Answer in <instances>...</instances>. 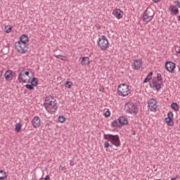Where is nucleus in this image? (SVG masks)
Segmentation results:
<instances>
[{"mask_svg": "<svg viewBox=\"0 0 180 180\" xmlns=\"http://www.w3.org/2000/svg\"><path fill=\"white\" fill-rule=\"evenodd\" d=\"M44 105L46 108L52 109V112H56V110H57V100L51 96L46 98Z\"/></svg>", "mask_w": 180, "mask_h": 180, "instance_id": "obj_1", "label": "nucleus"}, {"mask_svg": "<svg viewBox=\"0 0 180 180\" xmlns=\"http://www.w3.org/2000/svg\"><path fill=\"white\" fill-rule=\"evenodd\" d=\"M103 139L104 140H108L116 147H120V138H119V135L104 134Z\"/></svg>", "mask_w": 180, "mask_h": 180, "instance_id": "obj_2", "label": "nucleus"}, {"mask_svg": "<svg viewBox=\"0 0 180 180\" xmlns=\"http://www.w3.org/2000/svg\"><path fill=\"white\" fill-rule=\"evenodd\" d=\"M30 72H29V69H24L21 72H20L19 75L18 77V81L20 84L23 82L24 84H29L30 82V79L28 80L26 79V77H29Z\"/></svg>", "mask_w": 180, "mask_h": 180, "instance_id": "obj_3", "label": "nucleus"}, {"mask_svg": "<svg viewBox=\"0 0 180 180\" xmlns=\"http://www.w3.org/2000/svg\"><path fill=\"white\" fill-rule=\"evenodd\" d=\"M117 94L120 96H127L130 94V89L127 84H121L117 87Z\"/></svg>", "mask_w": 180, "mask_h": 180, "instance_id": "obj_4", "label": "nucleus"}, {"mask_svg": "<svg viewBox=\"0 0 180 180\" xmlns=\"http://www.w3.org/2000/svg\"><path fill=\"white\" fill-rule=\"evenodd\" d=\"M124 109L127 113H130L131 115H136L139 112L137 105L131 102L127 103L124 105Z\"/></svg>", "mask_w": 180, "mask_h": 180, "instance_id": "obj_5", "label": "nucleus"}, {"mask_svg": "<svg viewBox=\"0 0 180 180\" xmlns=\"http://www.w3.org/2000/svg\"><path fill=\"white\" fill-rule=\"evenodd\" d=\"M154 10L151 8L150 7H148L146 10L144 11L143 15V22H150V20H153V18H154Z\"/></svg>", "mask_w": 180, "mask_h": 180, "instance_id": "obj_6", "label": "nucleus"}, {"mask_svg": "<svg viewBox=\"0 0 180 180\" xmlns=\"http://www.w3.org/2000/svg\"><path fill=\"white\" fill-rule=\"evenodd\" d=\"M97 44L103 51H105L109 49V41H108V39H106L105 35L98 39Z\"/></svg>", "mask_w": 180, "mask_h": 180, "instance_id": "obj_7", "label": "nucleus"}, {"mask_svg": "<svg viewBox=\"0 0 180 180\" xmlns=\"http://www.w3.org/2000/svg\"><path fill=\"white\" fill-rule=\"evenodd\" d=\"M15 46L18 53H20L21 54H25V53H27V50H29V44H27L18 41L15 42Z\"/></svg>", "mask_w": 180, "mask_h": 180, "instance_id": "obj_8", "label": "nucleus"}, {"mask_svg": "<svg viewBox=\"0 0 180 180\" xmlns=\"http://www.w3.org/2000/svg\"><path fill=\"white\" fill-rule=\"evenodd\" d=\"M148 106L150 112H155L157 109V101L154 98H151L148 102Z\"/></svg>", "mask_w": 180, "mask_h": 180, "instance_id": "obj_9", "label": "nucleus"}, {"mask_svg": "<svg viewBox=\"0 0 180 180\" xmlns=\"http://www.w3.org/2000/svg\"><path fill=\"white\" fill-rule=\"evenodd\" d=\"M176 65L173 62L167 61L165 64V68L168 72H174L175 71Z\"/></svg>", "mask_w": 180, "mask_h": 180, "instance_id": "obj_10", "label": "nucleus"}, {"mask_svg": "<svg viewBox=\"0 0 180 180\" xmlns=\"http://www.w3.org/2000/svg\"><path fill=\"white\" fill-rule=\"evenodd\" d=\"M165 122L168 126L174 125V113L172 111L167 113V117L165 118Z\"/></svg>", "mask_w": 180, "mask_h": 180, "instance_id": "obj_11", "label": "nucleus"}, {"mask_svg": "<svg viewBox=\"0 0 180 180\" xmlns=\"http://www.w3.org/2000/svg\"><path fill=\"white\" fill-rule=\"evenodd\" d=\"M16 73L13 72L12 70H6L4 77L6 81H12L13 79V76L15 75Z\"/></svg>", "mask_w": 180, "mask_h": 180, "instance_id": "obj_12", "label": "nucleus"}, {"mask_svg": "<svg viewBox=\"0 0 180 180\" xmlns=\"http://www.w3.org/2000/svg\"><path fill=\"white\" fill-rule=\"evenodd\" d=\"M162 84L158 82V81L153 80L152 83H150V88H155L158 92H160V90L162 88Z\"/></svg>", "mask_w": 180, "mask_h": 180, "instance_id": "obj_13", "label": "nucleus"}, {"mask_svg": "<svg viewBox=\"0 0 180 180\" xmlns=\"http://www.w3.org/2000/svg\"><path fill=\"white\" fill-rule=\"evenodd\" d=\"M141 60L140 59H135L134 60V63L132 64V68L134 70H140L141 68Z\"/></svg>", "mask_w": 180, "mask_h": 180, "instance_id": "obj_14", "label": "nucleus"}, {"mask_svg": "<svg viewBox=\"0 0 180 180\" xmlns=\"http://www.w3.org/2000/svg\"><path fill=\"white\" fill-rule=\"evenodd\" d=\"M169 10L170 11L171 15L173 16H176V15H179V10L176 8V6L174 5H170Z\"/></svg>", "mask_w": 180, "mask_h": 180, "instance_id": "obj_15", "label": "nucleus"}, {"mask_svg": "<svg viewBox=\"0 0 180 180\" xmlns=\"http://www.w3.org/2000/svg\"><path fill=\"white\" fill-rule=\"evenodd\" d=\"M32 124L35 129L40 127V118L38 116H35L32 120Z\"/></svg>", "mask_w": 180, "mask_h": 180, "instance_id": "obj_16", "label": "nucleus"}, {"mask_svg": "<svg viewBox=\"0 0 180 180\" xmlns=\"http://www.w3.org/2000/svg\"><path fill=\"white\" fill-rule=\"evenodd\" d=\"M122 13H123V11H122V10L119 8H115L112 11V15H114L117 19H122V18H123V16L122 15Z\"/></svg>", "mask_w": 180, "mask_h": 180, "instance_id": "obj_17", "label": "nucleus"}, {"mask_svg": "<svg viewBox=\"0 0 180 180\" xmlns=\"http://www.w3.org/2000/svg\"><path fill=\"white\" fill-rule=\"evenodd\" d=\"M20 43H23L24 44H27L29 43V37L26 34H22L20 37Z\"/></svg>", "mask_w": 180, "mask_h": 180, "instance_id": "obj_18", "label": "nucleus"}, {"mask_svg": "<svg viewBox=\"0 0 180 180\" xmlns=\"http://www.w3.org/2000/svg\"><path fill=\"white\" fill-rule=\"evenodd\" d=\"M79 61H80L82 65H89V57L80 58Z\"/></svg>", "mask_w": 180, "mask_h": 180, "instance_id": "obj_19", "label": "nucleus"}, {"mask_svg": "<svg viewBox=\"0 0 180 180\" xmlns=\"http://www.w3.org/2000/svg\"><path fill=\"white\" fill-rule=\"evenodd\" d=\"M118 122L120 124H122V126H124V124H127L128 121H127V118H126L124 116H120L118 118Z\"/></svg>", "mask_w": 180, "mask_h": 180, "instance_id": "obj_20", "label": "nucleus"}, {"mask_svg": "<svg viewBox=\"0 0 180 180\" xmlns=\"http://www.w3.org/2000/svg\"><path fill=\"white\" fill-rule=\"evenodd\" d=\"M153 79V72H150L148 74L145 79L143 80V84H147V82H149L150 79Z\"/></svg>", "mask_w": 180, "mask_h": 180, "instance_id": "obj_21", "label": "nucleus"}, {"mask_svg": "<svg viewBox=\"0 0 180 180\" xmlns=\"http://www.w3.org/2000/svg\"><path fill=\"white\" fill-rule=\"evenodd\" d=\"M6 178H8L6 172L4 170H0V180H5Z\"/></svg>", "mask_w": 180, "mask_h": 180, "instance_id": "obj_22", "label": "nucleus"}, {"mask_svg": "<svg viewBox=\"0 0 180 180\" xmlns=\"http://www.w3.org/2000/svg\"><path fill=\"white\" fill-rule=\"evenodd\" d=\"M31 84L34 86H37V85H39V79H37V77H33L31 79Z\"/></svg>", "mask_w": 180, "mask_h": 180, "instance_id": "obj_23", "label": "nucleus"}, {"mask_svg": "<svg viewBox=\"0 0 180 180\" xmlns=\"http://www.w3.org/2000/svg\"><path fill=\"white\" fill-rule=\"evenodd\" d=\"M171 108L173 110H175V112H178V110H179V105H178V103H172L171 104Z\"/></svg>", "mask_w": 180, "mask_h": 180, "instance_id": "obj_24", "label": "nucleus"}, {"mask_svg": "<svg viewBox=\"0 0 180 180\" xmlns=\"http://www.w3.org/2000/svg\"><path fill=\"white\" fill-rule=\"evenodd\" d=\"M54 57L56 58H58L59 60H61L62 61H67V56H63V55H54Z\"/></svg>", "mask_w": 180, "mask_h": 180, "instance_id": "obj_25", "label": "nucleus"}, {"mask_svg": "<svg viewBox=\"0 0 180 180\" xmlns=\"http://www.w3.org/2000/svg\"><path fill=\"white\" fill-rule=\"evenodd\" d=\"M20 129H22V124H20V123H17L15 124V130L17 133H19V131H20Z\"/></svg>", "mask_w": 180, "mask_h": 180, "instance_id": "obj_26", "label": "nucleus"}, {"mask_svg": "<svg viewBox=\"0 0 180 180\" xmlns=\"http://www.w3.org/2000/svg\"><path fill=\"white\" fill-rule=\"evenodd\" d=\"M112 127H120L117 120H114L111 124Z\"/></svg>", "mask_w": 180, "mask_h": 180, "instance_id": "obj_27", "label": "nucleus"}, {"mask_svg": "<svg viewBox=\"0 0 180 180\" xmlns=\"http://www.w3.org/2000/svg\"><path fill=\"white\" fill-rule=\"evenodd\" d=\"M6 33H11L12 32V27L11 25H7L4 28Z\"/></svg>", "mask_w": 180, "mask_h": 180, "instance_id": "obj_28", "label": "nucleus"}, {"mask_svg": "<svg viewBox=\"0 0 180 180\" xmlns=\"http://www.w3.org/2000/svg\"><path fill=\"white\" fill-rule=\"evenodd\" d=\"M65 88H71L72 86V82L67 81L65 83Z\"/></svg>", "mask_w": 180, "mask_h": 180, "instance_id": "obj_29", "label": "nucleus"}, {"mask_svg": "<svg viewBox=\"0 0 180 180\" xmlns=\"http://www.w3.org/2000/svg\"><path fill=\"white\" fill-rule=\"evenodd\" d=\"M25 88H27V89H30V91H33V89H34V86L32 85V84H26L25 85Z\"/></svg>", "mask_w": 180, "mask_h": 180, "instance_id": "obj_30", "label": "nucleus"}, {"mask_svg": "<svg viewBox=\"0 0 180 180\" xmlns=\"http://www.w3.org/2000/svg\"><path fill=\"white\" fill-rule=\"evenodd\" d=\"M58 122L60 123H64V122H65V117L64 116H63V115L59 116Z\"/></svg>", "mask_w": 180, "mask_h": 180, "instance_id": "obj_31", "label": "nucleus"}, {"mask_svg": "<svg viewBox=\"0 0 180 180\" xmlns=\"http://www.w3.org/2000/svg\"><path fill=\"white\" fill-rule=\"evenodd\" d=\"M109 147H112V146H110V144H109V141H105L104 142V148H109Z\"/></svg>", "mask_w": 180, "mask_h": 180, "instance_id": "obj_32", "label": "nucleus"}, {"mask_svg": "<svg viewBox=\"0 0 180 180\" xmlns=\"http://www.w3.org/2000/svg\"><path fill=\"white\" fill-rule=\"evenodd\" d=\"M157 79H158V82L162 81V75H161V74L160 73H158Z\"/></svg>", "mask_w": 180, "mask_h": 180, "instance_id": "obj_33", "label": "nucleus"}, {"mask_svg": "<svg viewBox=\"0 0 180 180\" xmlns=\"http://www.w3.org/2000/svg\"><path fill=\"white\" fill-rule=\"evenodd\" d=\"M104 116L105 117H109V116H110V111L107 110L105 113H104Z\"/></svg>", "mask_w": 180, "mask_h": 180, "instance_id": "obj_34", "label": "nucleus"}, {"mask_svg": "<svg viewBox=\"0 0 180 180\" xmlns=\"http://www.w3.org/2000/svg\"><path fill=\"white\" fill-rule=\"evenodd\" d=\"M59 169H60V171H64V172H65V171H67V168L65 167H63V166H60Z\"/></svg>", "mask_w": 180, "mask_h": 180, "instance_id": "obj_35", "label": "nucleus"}, {"mask_svg": "<svg viewBox=\"0 0 180 180\" xmlns=\"http://www.w3.org/2000/svg\"><path fill=\"white\" fill-rule=\"evenodd\" d=\"M174 4L176 5L177 8H180V2L179 1H174Z\"/></svg>", "mask_w": 180, "mask_h": 180, "instance_id": "obj_36", "label": "nucleus"}, {"mask_svg": "<svg viewBox=\"0 0 180 180\" xmlns=\"http://www.w3.org/2000/svg\"><path fill=\"white\" fill-rule=\"evenodd\" d=\"M44 180H50V176L46 175L45 178H44Z\"/></svg>", "mask_w": 180, "mask_h": 180, "instance_id": "obj_37", "label": "nucleus"}, {"mask_svg": "<svg viewBox=\"0 0 180 180\" xmlns=\"http://www.w3.org/2000/svg\"><path fill=\"white\" fill-rule=\"evenodd\" d=\"M152 1H153V2H155V4H157V3L160 2V1H161V0H152Z\"/></svg>", "mask_w": 180, "mask_h": 180, "instance_id": "obj_38", "label": "nucleus"}, {"mask_svg": "<svg viewBox=\"0 0 180 180\" xmlns=\"http://www.w3.org/2000/svg\"><path fill=\"white\" fill-rule=\"evenodd\" d=\"M3 74H4V71L0 70V78H1V77H2Z\"/></svg>", "mask_w": 180, "mask_h": 180, "instance_id": "obj_39", "label": "nucleus"}, {"mask_svg": "<svg viewBox=\"0 0 180 180\" xmlns=\"http://www.w3.org/2000/svg\"><path fill=\"white\" fill-rule=\"evenodd\" d=\"M70 165H71V167H74V163L73 162H70Z\"/></svg>", "mask_w": 180, "mask_h": 180, "instance_id": "obj_40", "label": "nucleus"}, {"mask_svg": "<svg viewBox=\"0 0 180 180\" xmlns=\"http://www.w3.org/2000/svg\"><path fill=\"white\" fill-rule=\"evenodd\" d=\"M171 180H176V179L172 177V178L171 179Z\"/></svg>", "mask_w": 180, "mask_h": 180, "instance_id": "obj_41", "label": "nucleus"}, {"mask_svg": "<svg viewBox=\"0 0 180 180\" xmlns=\"http://www.w3.org/2000/svg\"><path fill=\"white\" fill-rule=\"evenodd\" d=\"M100 91H102V89H100Z\"/></svg>", "mask_w": 180, "mask_h": 180, "instance_id": "obj_42", "label": "nucleus"}, {"mask_svg": "<svg viewBox=\"0 0 180 180\" xmlns=\"http://www.w3.org/2000/svg\"><path fill=\"white\" fill-rule=\"evenodd\" d=\"M100 91H102V89H100Z\"/></svg>", "mask_w": 180, "mask_h": 180, "instance_id": "obj_43", "label": "nucleus"}, {"mask_svg": "<svg viewBox=\"0 0 180 180\" xmlns=\"http://www.w3.org/2000/svg\"><path fill=\"white\" fill-rule=\"evenodd\" d=\"M136 134V133L135 132H134V134Z\"/></svg>", "mask_w": 180, "mask_h": 180, "instance_id": "obj_44", "label": "nucleus"}]
</instances>
